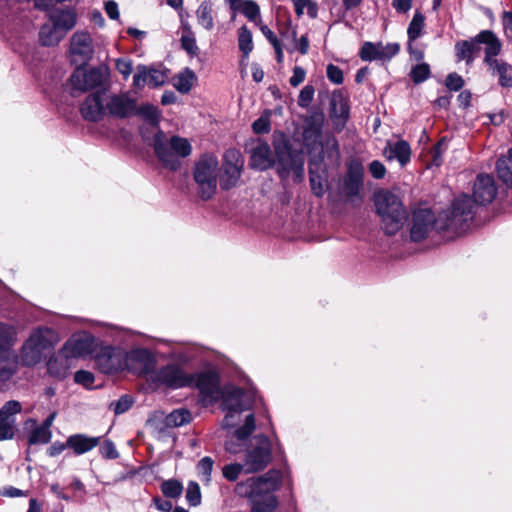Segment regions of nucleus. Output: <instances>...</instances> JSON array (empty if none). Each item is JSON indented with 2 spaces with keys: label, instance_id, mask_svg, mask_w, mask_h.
<instances>
[{
  "label": "nucleus",
  "instance_id": "nucleus-56",
  "mask_svg": "<svg viewBox=\"0 0 512 512\" xmlns=\"http://www.w3.org/2000/svg\"><path fill=\"white\" fill-rule=\"evenodd\" d=\"M74 380L78 384L90 387L94 383V375L89 371L79 370L75 373Z\"/></svg>",
  "mask_w": 512,
  "mask_h": 512
},
{
  "label": "nucleus",
  "instance_id": "nucleus-14",
  "mask_svg": "<svg viewBox=\"0 0 512 512\" xmlns=\"http://www.w3.org/2000/svg\"><path fill=\"white\" fill-rule=\"evenodd\" d=\"M323 124L324 115L321 112H313L304 119L302 139L303 145L309 154L319 148L320 140L324 135L322 132Z\"/></svg>",
  "mask_w": 512,
  "mask_h": 512
},
{
  "label": "nucleus",
  "instance_id": "nucleus-50",
  "mask_svg": "<svg viewBox=\"0 0 512 512\" xmlns=\"http://www.w3.org/2000/svg\"><path fill=\"white\" fill-rule=\"evenodd\" d=\"M411 78L415 83H421L425 81L430 75L429 65L421 63L416 65L411 71Z\"/></svg>",
  "mask_w": 512,
  "mask_h": 512
},
{
  "label": "nucleus",
  "instance_id": "nucleus-59",
  "mask_svg": "<svg viewBox=\"0 0 512 512\" xmlns=\"http://www.w3.org/2000/svg\"><path fill=\"white\" fill-rule=\"evenodd\" d=\"M100 453L107 459H116L118 457V451L110 440L103 442L100 447Z\"/></svg>",
  "mask_w": 512,
  "mask_h": 512
},
{
  "label": "nucleus",
  "instance_id": "nucleus-24",
  "mask_svg": "<svg viewBox=\"0 0 512 512\" xmlns=\"http://www.w3.org/2000/svg\"><path fill=\"white\" fill-rule=\"evenodd\" d=\"M73 362L74 359L61 349L49 359L47 363L48 373L57 379H65L69 375Z\"/></svg>",
  "mask_w": 512,
  "mask_h": 512
},
{
  "label": "nucleus",
  "instance_id": "nucleus-16",
  "mask_svg": "<svg viewBox=\"0 0 512 512\" xmlns=\"http://www.w3.org/2000/svg\"><path fill=\"white\" fill-rule=\"evenodd\" d=\"M155 366V358L147 349L137 348L125 352V370L134 374H152Z\"/></svg>",
  "mask_w": 512,
  "mask_h": 512
},
{
  "label": "nucleus",
  "instance_id": "nucleus-44",
  "mask_svg": "<svg viewBox=\"0 0 512 512\" xmlns=\"http://www.w3.org/2000/svg\"><path fill=\"white\" fill-rule=\"evenodd\" d=\"M295 12L298 16H301L307 12L311 18H315L317 15V6L312 0H292Z\"/></svg>",
  "mask_w": 512,
  "mask_h": 512
},
{
  "label": "nucleus",
  "instance_id": "nucleus-51",
  "mask_svg": "<svg viewBox=\"0 0 512 512\" xmlns=\"http://www.w3.org/2000/svg\"><path fill=\"white\" fill-rule=\"evenodd\" d=\"M310 184H311L312 192L317 197L323 196V194L325 192L324 180L322 179V177L320 175H316L314 173L312 167H310Z\"/></svg>",
  "mask_w": 512,
  "mask_h": 512
},
{
  "label": "nucleus",
  "instance_id": "nucleus-18",
  "mask_svg": "<svg viewBox=\"0 0 512 512\" xmlns=\"http://www.w3.org/2000/svg\"><path fill=\"white\" fill-rule=\"evenodd\" d=\"M399 49L400 47L397 43L374 44L366 42L361 49L360 56L364 61H387L394 57L399 52Z\"/></svg>",
  "mask_w": 512,
  "mask_h": 512
},
{
  "label": "nucleus",
  "instance_id": "nucleus-8",
  "mask_svg": "<svg viewBox=\"0 0 512 512\" xmlns=\"http://www.w3.org/2000/svg\"><path fill=\"white\" fill-rule=\"evenodd\" d=\"M222 408L226 411L223 419V427L232 428L238 425L241 412L251 408V397L248 393L234 386H226L223 388Z\"/></svg>",
  "mask_w": 512,
  "mask_h": 512
},
{
  "label": "nucleus",
  "instance_id": "nucleus-23",
  "mask_svg": "<svg viewBox=\"0 0 512 512\" xmlns=\"http://www.w3.org/2000/svg\"><path fill=\"white\" fill-rule=\"evenodd\" d=\"M82 116L89 121H97L106 114V94L97 92L87 96L81 106Z\"/></svg>",
  "mask_w": 512,
  "mask_h": 512
},
{
  "label": "nucleus",
  "instance_id": "nucleus-40",
  "mask_svg": "<svg viewBox=\"0 0 512 512\" xmlns=\"http://www.w3.org/2000/svg\"><path fill=\"white\" fill-rule=\"evenodd\" d=\"M473 43L467 40L458 41L455 44V53L459 61L465 60L468 64L474 59L473 55Z\"/></svg>",
  "mask_w": 512,
  "mask_h": 512
},
{
  "label": "nucleus",
  "instance_id": "nucleus-39",
  "mask_svg": "<svg viewBox=\"0 0 512 512\" xmlns=\"http://www.w3.org/2000/svg\"><path fill=\"white\" fill-rule=\"evenodd\" d=\"M191 421V413L186 409H177L172 411L166 417L168 426L179 427Z\"/></svg>",
  "mask_w": 512,
  "mask_h": 512
},
{
  "label": "nucleus",
  "instance_id": "nucleus-12",
  "mask_svg": "<svg viewBox=\"0 0 512 512\" xmlns=\"http://www.w3.org/2000/svg\"><path fill=\"white\" fill-rule=\"evenodd\" d=\"M193 382L190 387H196L205 405H211L220 400L223 389L219 386V379L216 374L203 372L192 374Z\"/></svg>",
  "mask_w": 512,
  "mask_h": 512
},
{
  "label": "nucleus",
  "instance_id": "nucleus-28",
  "mask_svg": "<svg viewBox=\"0 0 512 512\" xmlns=\"http://www.w3.org/2000/svg\"><path fill=\"white\" fill-rule=\"evenodd\" d=\"M49 20L65 35L77 22V15L72 9H55L50 12Z\"/></svg>",
  "mask_w": 512,
  "mask_h": 512
},
{
  "label": "nucleus",
  "instance_id": "nucleus-43",
  "mask_svg": "<svg viewBox=\"0 0 512 512\" xmlns=\"http://www.w3.org/2000/svg\"><path fill=\"white\" fill-rule=\"evenodd\" d=\"M214 461L211 457L202 458L197 464L198 476L205 484H209L211 480V473L213 470Z\"/></svg>",
  "mask_w": 512,
  "mask_h": 512
},
{
  "label": "nucleus",
  "instance_id": "nucleus-13",
  "mask_svg": "<svg viewBox=\"0 0 512 512\" xmlns=\"http://www.w3.org/2000/svg\"><path fill=\"white\" fill-rule=\"evenodd\" d=\"M107 78L106 69L91 68L89 70L78 67L71 75L70 81L73 90L85 92L104 84Z\"/></svg>",
  "mask_w": 512,
  "mask_h": 512
},
{
  "label": "nucleus",
  "instance_id": "nucleus-21",
  "mask_svg": "<svg viewBox=\"0 0 512 512\" xmlns=\"http://www.w3.org/2000/svg\"><path fill=\"white\" fill-rule=\"evenodd\" d=\"M497 194V187L492 176L480 174L477 176L473 186L475 202L481 205L491 203Z\"/></svg>",
  "mask_w": 512,
  "mask_h": 512
},
{
  "label": "nucleus",
  "instance_id": "nucleus-22",
  "mask_svg": "<svg viewBox=\"0 0 512 512\" xmlns=\"http://www.w3.org/2000/svg\"><path fill=\"white\" fill-rule=\"evenodd\" d=\"M255 429V417L253 414H248L245 416L244 424L240 428H238L233 435L227 439L225 443V449L227 452L231 454L240 453L243 449L244 442L248 438V436Z\"/></svg>",
  "mask_w": 512,
  "mask_h": 512
},
{
  "label": "nucleus",
  "instance_id": "nucleus-46",
  "mask_svg": "<svg viewBox=\"0 0 512 512\" xmlns=\"http://www.w3.org/2000/svg\"><path fill=\"white\" fill-rule=\"evenodd\" d=\"M161 491L168 498H178L182 494L183 486L179 481L171 479L162 483Z\"/></svg>",
  "mask_w": 512,
  "mask_h": 512
},
{
  "label": "nucleus",
  "instance_id": "nucleus-26",
  "mask_svg": "<svg viewBox=\"0 0 512 512\" xmlns=\"http://www.w3.org/2000/svg\"><path fill=\"white\" fill-rule=\"evenodd\" d=\"M383 155L389 161L396 159L401 166H405L411 158V148L408 142L398 140L394 143L388 142L383 150Z\"/></svg>",
  "mask_w": 512,
  "mask_h": 512
},
{
  "label": "nucleus",
  "instance_id": "nucleus-1",
  "mask_svg": "<svg viewBox=\"0 0 512 512\" xmlns=\"http://www.w3.org/2000/svg\"><path fill=\"white\" fill-rule=\"evenodd\" d=\"M475 203L466 194L456 198L452 208L439 213L435 218L429 209H419L413 213L410 237L418 242L425 239L433 230H451L455 233L464 231L475 214Z\"/></svg>",
  "mask_w": 512,
  "mask_h": 512
},
{
  "label": "nucleus",
  "instance_id": "nucleus-58",
  "mask_svg": "<svg viewBox=\"0 0 512 512\" xmlns=\"http://www.w3.org/2000/svg\"><path fill=\"white\" fill-rule=\"evenodd\" d=\"M253 130L257 134L268 133L270 131V120L268 116H261L254 121Z\"/></svg>",
  "mask_w": 512,
  "mask_h": 512
},
{
  "label": "nucleus",
  "instance_id": "nucleus-9",
  "mask_svg": "<svg viewBox=\"0 0 512 512\" xmlns=\"http://www.w3.org/2000/svg\"><path fill=\"white\" fill-rule=\"evenodd\" d=\"M272 460L271 442L265 435L254 436L247 447L244 466L245 473L264 470Z\"/></svg>",
  "mask_w": 512,
  "mask_h": 512
},
{
  "label": "nucleus",
  "instance_id": "nucleus-31",
  "mask_svg": "<svg viewBox=\"0 0 512 512\" xmlns=\"http://www.w3.org/2000/svg\"><path fill=\"white\" fill-rule=\"evenodd\" d=\"M16 329L8 324L0 323V355L15 353L12 349L16 343Z\"/></svg>",
  "mask_w": 512,
  "mask_h": 512
},
{
  "label": "nucleus",
  "instance_id": "nucleus-53",
  "mask_svg": "<svg viewBox=\"0 0 512 512\" xmlns=\"http://www.w3.org/2000/svg\"><path fill=\"white\" fill-rule=\"evenodd\" d=\"M146 83H148V70L145 66H138L133 76V87L137 90L142 89Z\"/></svg>",
  "mask_w": 512,
  "mask_h": 512
},
{
  "label": "nucleus",
  "instance_id": "nucleus-52",
  "mask_svg": "<svg viewBox=\"0 0 512 512\" xmlns=\"http://www.w3.org/2000/svg\"><path fill=\"white\" fill-rule=\"evenodd\" d=\"M167 79L166 72L160 69H150L148 71V84L152 87H158L165 83Z\"/></svg>",
  "mask_w": 512,
  "mask_h": 512
},
{
  "label": "nucleus",
  "instance_id": "nucleus-33",
  "mask_svg": "<svg viewBox=\"0 0 512 512\" xmlns=\"http://www.w3.org/2000/svg\"><path fill=\"white\" fill-rule=\"evenodd\" d=\"M18 366V357L15 353L0 355V383L8 381L15 374Z\"/></svg>",
  "mask_w": 512,
  "mask_h": 512
},
{
  "label": "nucleus",
  "instance_id": "nucleus-47",
  "mask_svg": "<svg viewBox=\"0 0 512 512\" xmlns=\"http://www.w3.org/2000/svg\"><path fill=\"white\" fill-rule=\"evenodd\" d=\"M331 113L335 117L347 119L349 115V109L342 97H333L331 101Z\"/></svg>",
  "mask_w": 512,
  "mask_h": 512
},
{
  "label": "nucleus",
  "instance_id": "nucleus-63",
  "mask_svg": "<svg viewBox=\"0 0 512 512\" xmlns=\"http://www.w3.org/2000/svg\"><path fill=\"white\" fill-rule=\"evenodd\" d=\"M369 171L375 179H382L386 174L385 166L378 160H374L370 163Z\"/></svg>",
  "mask_w": 512,
  "mask_h": 512
},
{
  "label": "nucleus",
  "instance_id": "nucleus-49",
  "mask_svg": "<svg viewBox=\"0 0 512 512\" xmlns=\"http://www.w3.org/2000/svg\"><path fill=\"white\" fill-rule=\"evenodd\" d=\"M186 499L192 506H197L201 502V492L199 485L191 481L187 486Z\"/></svg>",
  "mask_w": 512,
  "mask_h": 512
},
{
  "label": "nucleus",
  "instance_id": "nucleus-60",
  "mask_svg": "<svg viewBox=\"0 0 512 512\" xmlns=\"http://www.w3.org/2000/svg\"><path fill=\"white\" fill-rule=\"evenodd\" d=\"M327 77L334 84H341L343 82L342 70L333 64L327 66Z\"/></svg>",
  "mask_w": 512,
  "mask_h": 512
},
{
  "label": "nucleus",
  "instance_id": "nucleus-5",
  "mask_svg": "<svg viewBox=\"0 0 512 512\" xmlns=\"http://www.w3.org/2000/svg\"><path fill=\"white\" fill-rule=\"evenodd\" d=\"M375 206L385 233H397L407 219V212L401 199L390 191H380L375 195Z\"/></svg>",
  "mask_w": 512,
  "mask_h": 512
},
{
  "label": "nucleus",
  "instance_id": "nucleus-42",
  "mask_svg": "<svg viewBox=\"0 0 512 512\" xmlns=\"http://www.w3.org/2000/svg\"><path fill=\"white\" fill-rule=\"evenodd\" d=\"M241 12L252 22L258 23L260 22L259 15H260V9L259 6L250 0L241 1L238 5V8Z\"/></svg>",
  "mask_w": 512,
  "mask_h": 512
},
{
  "label": "nucleus",
  "instance_id": "nucleus-27",
  "mask_svg": "<svg viewBox=\"0 0 512 512\" xmlns=\"http://www.w3.org/2000/svg\"><path fill=\"white\" fill-rule=\"evenodd\" d=\"M477 41H481V45H484V61L489 66L493 61L497 60L495 56H497L501 51V43L496 35L489 30L481 31L477 35Z\"/></svg>",
  "mask_w": 512,
  "mask_h": 512
},
{
  "label": "nucleus",
  "instance_id": "nucleus-35",
  "mask_svg": "<svg viewBox=\"0 0 512 512\" xmlns=\"http://www.w3.org/2000/svg\"><path fill=\"white\" fill-rule=\"evenodd\" d=\"M493 74L499 77L502 86H512V66L504 61L496 60L489 65Z\"/></svg>",
  "mask_w": 512,
  "mask_h": 512
},
{
  "label": "nucleus",
  "instance_id": "nucleus-19",
  "mask_svg": "<svg viewBox=\"0 0 512 512\" xmlns=\"http://www.w3.org/2000/svg\"><path fill=\"white\" fill-rule=\"evenodd\" d=\"M22 406L20 402L8 401L0 409V441L12 439L15 428V415L20 413Z\"/></svg>",
  "mask_w": 512,
  "mask_h": 512
},
{
  "label": "nucleus",
  "instance_id": "nucleus-10",
  "mask_svg": "<svg viewBox=\"0 0 512 512\" xmlns=\"http://www.w3.org/2000/svg\"><path fill=\"white\" fill-rule=\"evenodd\" d=\"M150 379L158 385L172 389L190 387L193 382L192 374L185 372L181 367L169 364L150 375Z\"/></svg>",
  "mask_w": 512,
  "mask_h": 512
},
{
  "label": "nucleus",
  "instance_id": "nucleus-6",
  "mask_svg": "<svg viewBox=\"0 0 512 512\" xmlns=\"http://www.w3.org/2000/svg\"><path fill=\"white\" fill-rule=\"evenodd\" d=\"M152 145L158 159L171 170H176L179 167V157H187L192 152V146L188 139L179 136L167 139L162 131L155 133Z\"/></svg>",
  "mask_w": 512,
  "mask_h": 512
},
{
  "label": "nucleus",
  "instance_id": "nucleus-45",
  "mask_svg": "<svg viewBox=\"0 0 512 512\" xmlns=\"http://www.w3.org/2000/svg\"><path fill=\"white\" fill-rule=\"evenodd\" d=\"M52 433L47 428L40 426L35 427L29 436L30 444H46L50 441Z\"/></svg>",
  "mask_w": 512,
  "mask_h": 512
},
{
  "label": "nucleus",
  "instance_id": "nucleus-7",
  "mask_svg": "<svg viewBox=\"0 0 512 512\" xmlns=\"http://www.w3.org/2000/svg\"><path fill=\"white\" fill-rule=\"evenodd\" d=\"M219 172V162L213 154H204L195 162L193 179L201 199L208 200L215 194Z\"/></svg>",
  "mask_w": 512,
  "mask_h": 512
},
{
  "label": "nucleus",
  "instance_id": "nucleus-30",
  "mask_svg": "<svg viewBox=\"0 0 512 512\" xmlns=\"http://www.w3.org/2000/svg\"><path fill=\"white\" fill-rule=\"evenodd\" d=\"M65 37L50 20L43 24L39 31V42L42 46H55Z\"/></svg>",
  "mask_w": 512,
  "mask_h": 512
},
{
  "label": "nucleus",
  "instance_id": "nucleus-54",
  "mask_svg": "<svg viewBox=\"0 0 512 512\" xmlns=\"http://www.w3.org/2000/svg\"><path fill=\"white\" fill-rule=\"evenodd\" d=\"M314 88L311 85H306L302 88L298 96V105L306 108L310 105L314 97Z\"/></svg>",
  "mask_w": 512,
  "mask_h": 512
},
{
  "label": "nucleus",
  "instance_id": "nucleus-25",
  "mask_svg": "<svg viewBox=\"0 0 512 512\" xmlns=\"http://www.w3.org/2000/svg\"><path fill=\"white\" fill-rule=\"evenodd\" d=\"M92 337L88 334L72 336L62 348L73 359L88 354L91 351Z\"/></svg>",
  "mask_w": 512,
  "mask_h": 512
},
{
  "label": "nucleus",
  "instance_id": "nucleus-11",
  "mask_svg": "<svg viewBox=\"0 0 512 512\" xmlns=\"http://www.w3.org/2000/svg\"><path fill=\"white\" fill-rule=\"evenodd\" d=\"M70 57L73 63L83 65L94 55V43L89 32L78 30L70 39Z\"/></svg>",
  "mask_w": 512,
  "mask_h": 512
},
{
  "label": "nucleus",
  "instance_id": "nucleus-17",
  "mask_svg": "<svg viewBox=\"0 0 512 512\" xmlns=\"http://www.w3.org/2000/svg\"><path fill=\"white\" fill-rule=\"evenodd\" d=\"M96 364L107 374L125 370V351L112 346L103 347L96 356Z\"/></svg>",
  "mask_w": 512,
  "mask_h": 512
},
{
  "label": "nucleus",
  "instance_id": "nucleus-20",
  "mask_svg": "<svg viewBox=\"0 0 512 512\" xmlns=\"http://www.w3.org/2000/svg\"><path fill=\"white\" fill-rule=\"evenodd\" d=\"M135 111L136 101L130 98L128 94L106 95V113L114 117L125 118Z\"/></svg>",
  "mask_w": 512,
  "mask_h": 512
},
{
  "label": "nucleus",
  "instance_id": "nucleus-48",
  "mask_svg": "<svg viewBox=\"0 0 512 512\" xmlns=\"http://www.w3.org/2000/svg\"><path fill=\"white\" fill-rule=\"evenodd\" d=\"M242 471L245 472V466L240 463H231L222 468L223 477L231 482L236 481Z\"/></svg>",
  "mask_w": 512,
  "mask_h": 512
},
{
  "label": "nucleus",
  "instance_id": "nucleus-2",
  "mask_svg": "<svg viewBox=\"0 0 512 512\" xmlns=\"http://www.w3.org/2000/svg\"><path fill=\"white\" fill-rule=\"evenodd\" d=\"M273 145L275 156L266 142L255 141L250 149V166L264 171L277 164V172L281 178L284 179L292 173L295 179L301 180L304 174L302 153L292 151L289 140L280 132L273 134Z\"/></svg>",
  "mask_w": 512,
  "mask_h": 512
},
{
  "label": "nucleus",
  "instance_id": "nucleus-37",
  "mask_svg": "<svg viewBox=\"0 0 512 512\" xmlns=\"http://www.w3.org/2000/svg\"><path fill=\"white\" fill-rule=\"evenodd\" d=\"M425 17L422 13L416 12L408 26L407 35L409 42L415 41L417 38L421 36L422 30L424 28Z\"/></svg>",
  "mask_w": 512,
  "mask_h": 512
},
{
  "label": "nucleus",
  "instance_id": "nucleus-57",
  "mask_svg": "<svg viewBox=\"0 0 512 512\" xmlns=\"http://www.w3.org/2000/svg\"><path fill=\"white\" fill-rule=\"evenodd\" d=\"M114 413L116 415L126 412L132 406V399L129 396H122L115 403H112Z\"/></svg>",
  "mask_w": 512,
  "mask_h": 512
},
{
  "label": "nucleus",
  "instance_id": "nucleus-62",
  "mask_svg": "<svg viewBox=\"0 0 512 512\" xmlns=\"http://www.w3.org/2000/svg\"><path fill=\"white\" fill-rule=\"evenodd\" d=\"M464 85L462 77L456 73H451L446 78V86L450 90L458 91Z\"/></svg>",
  "mask_w": 512,
  "mask_h": 512
},
{
  "label": "nucleus",
  "instance_id": "nucleus-55",
  "mask_svg": "<svg viewBox=\"0 0 512 512\" xmlns=\"http://www.w3.org/2000/svg\"><path fill=\"white\" fill-rule=\"evenodd\" d=\"M181 45L185 51H187L191 55L197 54L198 47L196 44V40L194 34L191 35H181Z\"/></svg>",
  "mask_w": 512,
  "mask_h": 512
},
{
  "label": "nucleus",
  "instance_id": "nucleus-32",
  "mask_svg": "<svg viewBox=\"0 0 512 512\" xmlns=\"http://www.w3.org/2000/svg\"><path fill=\"white\" fill-rule=\"evenodd\" d=\"M315 157L320 160L324 156L337 157L338 156V143L336 138L331 133H325L323 138L320 140V145L317 151H313Z\"/></svg>",
  "mask_w": 512,
  "mask_h": 512
},
{
  "label": "nucleus",
  "instance_id": "nucleus-38",
  "mask_svg": "<svg viewBox=\"0 0 512 512\" xmlns=\"http://www.w3.org/2000/svg\"><path fill=\"white\" fill-rule=\"evenodd\" d=\"M211 11V5L208 2H202L197 9L198 23L206 30H211L214 25Z\"/></svg>",
  "mask_w": 512,
  "mask_h": 512
},
{
  "label": "nucleus",
  "instance_id": "nucleus-61",
  "mask_svg": "<svg viewBox=\"0 0 512 512\" xmlns=\"http://www.w3.org/2000/svg\"><path fill=\"white\" fill-rule=\"evenodd\" d=\"M138 112L140 115L148 119L151 123H156L158 121V111L152 105H143Z\"/></svg>",
  "mask_w": 512,
  "mask_h": 512
},
{
  "label": "nucleus",
  "instance_id": "nucleus-34",
  "mask_svg": "<svg viewBox=\"0 0 512 512\" xmlns=\"http://www.w3.org/2000/svg\"><path fill=\"white\" fill-rule=\"evenodd\" d=\"M196 80L195 73L191 69L185 68L173 78V85L179 92L188 93Z\"/></svg>",
  "mask_w": 512,
  "mask_h": 512
},
{
  "label": "nucleus",
  "instance_id": "nucleus-15",
  "mask_svg": "<svg viewBox=\"0 0 512 512\" xmlns=\"http://www.w3.org/2000/svg\"><path fill=\"white\" fill-rule=\"evenodd\" d=\"M244 160L236 149H229L224 154L223 174L220 177L222 188L229 189L235 186L240 179Z\"/></svg>",
  "mask_w": 512,
  "mask_h": 512
},
{
  "label": "nucleus",
  "instance_id": "nucleus-36",
  "mask_svg": "<svg viewBox=\"0 0 512 512\" xmlns=\"http://www.w3.org/2000/svg\"><path fill=\"white\" fill-rule=\"evenodd\" d=\"M238 47L244 58H247L253 50L252 33L246 26L238 30Z\"/></svg>",
  "mask_w": 512,
  "mask_h": 512
},
{
  "label": "nucleus",
  "instance_id": "nucleus-41",
  "mask_svg": "<svg viewBox=\"0 0 512 512\" xmlns=\"http://www.w3.org/2000/svg\"><path fill=\"white\" fill-rule=\"evenodd\" d=\"M361 180V172L350 169L344 184L346 193L350 196L356 195L361 187Z\"/></svg>",
  "mask_w": 512,
  "mask_h": 512
},
{
  "label": "nucleus",
  "instance_id": "nucleus-29",
  "mask_svg": "<svg viewBox=\"0 0 512 512\" xmlns=\"http://www.w3.org/2000/svg\"><path fill=\"white\" fill-rule=\"evenodd\" d=\"M99 444L98 437H88L83 434L72 435L67 439V447L78 455L89 452Z\"/></svg>",
  "mask_w": 512,
  "mask_h": 512
},
{
  "label": "nucleus",
  "instance_id": "nucleus-3",
  "mask_svg": "<svg viewBox=\"0 0 512 512\" xmlns=\"http://www.w3.org/2000/svg\"><path fill=\"white\" fill-rule=\"evenodd\" d=\"M280 483L281 473L277 470H269L260 477L239 483L236 491L251 500V508H255L258 504L260 510L276 509L277 500L273 492L279 488Z\"/></svg>",
  "mask_w": 512,
  "mask_h": 512
},
{
  "label": "nucleus",
  "instance_id": "nucleus-4",
  "mask_svg": "<svg viewBox=\"0 0 512 512\" xmlns=\"http://www.w3.org/2000/svg\"><path fill=\"white\" fill-rule=\"evenodd\" d=\"M59 342L57 333L47 327H39L31 331L20 350V361L24 366L37 365L46 357Z\"/></svg>",
  "mask_w": 512,
  "mask_h": 512
},
{
  "label": "nucleus",
  "instance_id": "nucleus-64",
  "mask_svg": "<svg viewBox=\"0 0 512 512\" xmlns=\"http://www.w3.org/2000/svg\"><path fill=\"white\" fill-rule=\"evenodd\" d=\"M116 68L123 75L124 79H128L132 72V63L127 59H118L116 61Z\"/></svg>",
  "mask_w": 512,
  "mask_h": 512
}]
</instances>
